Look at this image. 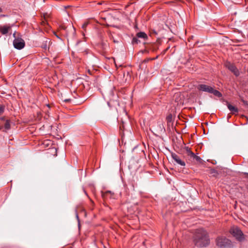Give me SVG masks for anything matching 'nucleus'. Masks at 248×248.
I'll use <instances>...</instances> for the list:
<instances>
[{
  "label": "nucleus",
  "instance_id": "8",
  "mask_svg": "<svg viewBox=\"0 0 248 248\" xmlns=\"http://www.w3.org/2000/svg\"><path fill=\"white\" fill-rule=\"evenodd\" d=\"M11 30V27L9 26H0V32L3 35L6 34Z\"/></svg>",
  "mask_w": 248,
  "mask_h": 248
},
{
  "label": "nucleus",
  "instance_id": "2",
  "mask_svg": "<svg viewBox=\"0 0 248 248\" xmlns=\"http://www.w3.org/2000/svg\"><path fill=\"white\" fill-rule=\"evenodd\" d=\"M197 89L199 91L213 93L214 95L218 97L222 96V94L219 91L217 90H215L213 87L205 84L199 85L197 87Z\"/></svg>",
  "mask_w": 248,
  "mask_h": 248
},
{
  "label": "nucleus",
  "instance_id": "1",
  "mask_svg": "<svg viewBox=\"0 0 248 248\" xmlns=\"http://www.w3.org/2000/svg\"><path fill=\"white\" fill-rule=\"evenodd\" d=\"M194 242L198 247H204L208 245L210 239L207 232L203 229H197L194 236Z\"/></svg>",
  "mask_w": 248,
  "mask_h": 248
},
{
  "label": "nucleus",
  "instance_id": "3",
  "mask_svg": "<svg viewBox=\"0 0 248 248\" xmlns=\"http://www.w3.org/2000/svg\"><path fill=\"white\" fill-rule=\"evenodd\" d=\"M230 232L237 240L240 242L243 241L245 239L243 232L236 226L232 227L230 230Z\"/></svg>",
  "mask_w": 248,
  "mask_h": 248
},
{
  "label": "nucleus",
  "instance_id": "27",
  "mask_svg": "<svg viewBox=\"0 0 248 248\" xmlns=\"http://www.w3.org/2000/svg\"><path fill=\"white\" fill-rule=\"evenodd\" d=\"M64 101H65V102H67V101H69V99H65Z\"/></svg>",
  "mask_w": 248,
  "mask_h": 248
},
{
  "label": "nucleus",
  "instance_id": "22",
  "mask_svg": "<svg viewBox=\"0 0 248 248\" xmlns=\"http://www.w3.org/2000/svg\"><path fill=\"white\" fill-rule=\"evenodd\" d=\"M0 120L1 121H4L5 120V118L4 117H0Z\"/></svg>",
  "mask_w": 248,
  "mask_h": 248
},
{
  "label": "nucleus",
  "instance_id": "13",
  "mask_svg": "<svg viewBox=\"0 0 248 248\" xmlns=\"http://www.w3.org/2000/svg\"><path fill=\"white\" fill-rule=\"evenodd\" d=\"M184 149L186 150L187 155L190 156L191 155H194V153H193L191 151L190 149L188 147L185 146V148H184Z\"/></svg>",
  "mask_w": 248,
  "mask_h": 248
},
{
  "label": "nucleus",
  "instance_id": "14",
  "mask_svg": "<svg viewBox=\"0 0 248 248\" xmlns=\"http://www.w3.org/2000/svg\"><path fill=\"white\" fill-rule=\"evenodd\" d=\"M10 128H11V126H10V121L7 120L6 121V122L4 124L5 131L10 129Z\"/></svg>",
  "mask_w": 248,
  "mask_h": 248
},
{
  "label": "nucleus",
  "instance_id": "4",
  "mask_svg": "<svg viewBox=\"0 0 248 248\" xmlns=\"http://www.w3.org/2000/svg\"><path fill=\"white\" fill-rule=\"evenodd\" d=\"M217 245L220 248H230L232 247L231 241L225 237H218L216 239Z\"/></svg>",
  "mask_w": 248,
  "mask_h": 248
},
{
  "label": "nucleus",
  "instance_id": "26",
  "mask_svg": "<svg viewBox=\"0 0 248 248\" xmlns=\"http://www.w3.org/2000/svg\"><path fill=\"white\" fill-rule=\"evenodd\" d=\"M2 12V9L0 7V13H1Z\"/></svg>",
  "mask_w": 248,
  "mask_h": 248
},
{
  "label": "nucleus",
  "instance_id": "5",
  "mask_svg": "<svg viewBox=\"0 0 248 248\" xmlns=\"http://www.w3.org/2000/svg\"><path fill=\"white\" fill-rule=\"evenodd\" d=\"M13 36L15 37V39L13 41V45L14 47L19 50L23 48L25 46L24 40L21 37H16V33L13 34Z\"/></svg>",
  "mask_w": 248,
  "mask_h": 248
},
{
  "label": "nucleus",
  "instance_id": "19",
  "mask_svg": "<svg viewBox=\"0 0 248 248\" xmlns=\"http://www.w3.org/2000/svg\"><path fill=\"white\" fill-rule=\"evenodd\" d=\"M180 93H176L175 94L174 97H175V101L178 102V100L177 99V97H179L180 96Z\"/></svg>",
  "mask_w": 248,
  "mask_h": 248
},
{
  "label": "nucleus",
  "instance_id": "18",
  "mask_svg": "<svg viewBox=\"0 0 248 248\" xmlns=\"http://www.w3.org/2000/svg\"><path fill=\"white\" fill-rule=\"evenodd\" d=\"M70 29L72 30V32H73V35H74L75 33V32H76L75 29L74 28V26H71L70 27Z\"/></svg>",
  "mask_w": 248,
  "mask_h": 248
},
{
  "label": "nucleus",
  "instance_id": "16",
  "mask_svg": "<svg viewBox=\"0 0 248 248\" xmlns=\"http://www.w3.org/2000/svg\"><path fill=\"white\" fill-rule=\"evenodd\" d=\"M4 106L3 105H0V115L2 114L4 112Z\"/></svg>",
  "mask_w": 248,
  "mask_h": 248
},
{
  "label": "nucleus",
  "instance_id": "11",
  "mask_svg": "<svg viewBox=\"0 0 248 248\" xmlns=\"http://www.w3.org/2000/svg\"><path fill=\"white\" fill-rule=\"evenodd\" d=\"M137 37L138 38H143L144 40L147 39V34L144 32H140L137 34Z\"/></svg>",
  "mask_w": 248,
  "mask_h": 248
},
{
  "label": "nucleus",
  "instance_id": "6",
  "mask_svg": "<svg viewBox=\"0 0 248 248\" xmlns=\"http://www.w3.org/2000/svg\"><path fill=\"white\" fill-rule=\"evenodd\" d=\"M225 66L230 70L236 77H238L240 75V72L235 65L229 62H226Z\"/></svg>",
  "mask_w": 248,
  "mask_h": 248
},
{
  "label": "nucleus",
  "instance_id": "20",
  "mask_svg": "<svg viewBox=\"0 0 248 248\" xmlns=\"http://www.w3.org/2000/svg\"><path fill=\"white\" fill-rule=\"evenodd\" d=\"M171 117H172V116L171 115H169V116H167V119L168 120V122H170L171 119Z\"/></svg>",
  "mask_w": 248,
  "mask_h": 248
},
{
  "label": "nucleus",
  "instance_id": "9",
  "mask_svg": "<svg viewBox=\"0 0 248 248\" xmlns=\"http://www.w3.org/2000/svg\"><path fill=\"white\" fill-rule=\"evenodd\" d=\"M50 42V41L49 39L44 38V40L42 42V44L41 45V47L43 49L46 50L48 47V46Z\"/></svg>",
  "mask_w": 248,
  "mask_h": 248
},
{
  "label": "nucleus",
  "instance_id": "7",
  "mask_svg": "<svg viewBox=\"0 0 248 248\" xmlns=\"http://www.w3.org/2000/svg\"><path fill=\"white\" fill-rule=\"evenodd\" d=\"M171 156L172 158L173 159V160L175 161V162L176 163L179 165L183 167L186 166L185 162L183 160H182L181 158V157L175 153H172L171 154Z\"/></svg>",
  "mask_w": 248,
  "mask_h": 248
},
{
  "label": "nucleus",
  "instance_id": "21",
  "mask_svg": "<svg viewBox=\"0 0 248 248\" xmlns=\"http://www.w3.org/2000/svg\"><path fill=\"white\" fill-rule=\"evenodd\" d=\"M87 25H88V23H84L82 25V28H83V29H85L86 28V27L87 26Z\"/></svg>",
  "mask_w": 248,
  "mask_h": 248
},
{
  "label": "nucleus",
  "instance_id": "24",
  "mask_svg": "<svg viewBox=\"0 0 248 248\" xmlns=\"http://www.w3.org/2000/svg\"><path fill=\"white\" fill-rule=\"evenodd\" d=\"M153 31V32H154L155 34H157V32H156L155 31Z\"/></svg>",
  "mask_w": 248,
  "mask_h": 248
},
{
  "label": "nucleus",
  "instance_id": "23",
  "mask_svg": "<svg viewBox=\"0 0 248 248\" xmlns=\"http://www.w3.org/2000/svg\"><path fill=\"white\" fill-rule=\"evenodd\" d=\"M3 128L2 126L0 125V130L2 129Z\"/></svg>",
  "mask_w": 248,
  "mask_h": 248
},
{
  "label": "nucleus",
  "instance_id": "17",
  "mask_svg": "<svg viewBox=\"0 0 248 248\" xmlns=\"http://www.w3.org/2000/svg\"><path fill=\"white\" fill-rule=\"evenodd\" d=\"M140 41H139L138 39L136 37L133 38L132 39V43L133 44H138Z\"/></svg>",
  "mask_w": 248,
  "mask_h": 248
},
{
  "label": "nucleus",
  "instance_id": "25",
  "mask_svg": "<svg viewBox=\"0 0 248 248\" xmlns=\"http://www.w3.org/2000/svg\"><path fill=\"white\" fill-rule=\"evenodd\" d=\"M245 174L247 175V177L248 178V173H245Z\"/></svg>",
  "mask_w": 248,
  "mask_h": 248
},
{
  "label": "nucleus",
  "instance_id": "15",
  "mask_svg": "<svg viewBox=\"0 0 248 248\" xmlns=\"http://www.w3.org/2000/svg\"><path fill=\"white\" fill-rule=\"evenodd\" d=\"M190 157L191 158H193L194 159H195L198 162H201V160H202L200 156L196 155L194 153L193 155H191Z\"/></svg>",
  "mask_w": 248,
  "mask_h": 248
},
{
  "label": "nucleus",
  "instance_id": "10",
  "mask_svg": "<svg viewBox=\"0 0 248 248\" xmlns=\"http://www.w3.org/2000/svg\"><path fill=\"white\" fill-rule=\"evenodd\" d=\"M227 107L228 109L233 114L238 113V109L237 108L232 106L230 104H228Z\"/></svg>",
  "mask_w": 248,
  "mask_h": 248
},
{
  "label": "nucleus",
  "instance_id": "12",
  "mask_svg": "<svg viewBox=\"0 0 248 248\" xmlns=\"http://www.w3.org/2000/svg\"><path fill=\"white\" fill-rule=\"evenodd\" d=\"M111 95L112 96L113 98H110L109 101L108 102V105L109 107L110 106V104L111 102H114V101L117 102V96H114L113 93H111Z\"/></svg>",
  "mask_w": 248,
  "mask_h": 248
}]
</instances>
